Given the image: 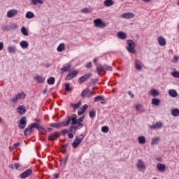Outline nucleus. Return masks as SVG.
<instances>
[{
  "mask_svg": "<svg viewBox=\"0 0 179 179\" xmlns=\"http://www.w3.org/2000/svg\"><path fill=\"white\" fill-rule=\"evenodd\" d=\"M126 50L130 54H136V50H135V42L131 39L127 40V46L126 47Z\"/></svg>",
  "mask_w": 179,
  "mask_h": 179,
  "instance_id": "nucleus-1",
  "label": "nucleus"
},
{
  "mask_svg": "<svg viewBox=\"0 0 179 179\" xmlns=\"http://www.w3.org/2000/svg\"><path fill=\"white\" fill-rule=\"evenodd\" d=\"M80 137L79 138V136H77L74 141L73 142L72 148H73V149H76V148H78L79 145L82 143V141H83V139L85 138V135L83 134H80Z\"/></svg>",
  "mask_w": 179,
  "mask_h": 179,
  "instance_id": "nucleus-2",
  "label": "nucleus"
},
{
  "mask_svg": "<svg viewBox=\"0 0 179 179\" xmlns=\"http://www.w3.org/2000/svg\"><path fill=\"white\" fill-rule=\"evenodd\" d=\"M22 99H26V94L23 92H20L13 97L11 101L13 103H17V100H22Z\"/></svg>",
  "mask_w": 179,
  "mask_h": 179,
  "instance_id": "nucleus-3",
  "label": "nucleus"
},
{
  "mask_svg": "<svg viewBox=\"0 0 179 179\" xmlns=\"http://www.w3.org/2000/svg\"><path fill=\"white\" fill-rule=\"evenodd\" d=\"M136 168L140 171H142V170L143 171H145V170H146V169H147L146 164H145V162H143V160H142V159H138V162L136 163Z\"/></svg>",
  "mask_w": 179,
  "mask_h": 179,
  "instance_id": "nucleus-4",
  "label": "nucleus"
},
{
  "mask_svg": "<svg viewBox=\"0 0 179 179\" xmlns=\"http://www.w3.org/2000/svg\"><path fill=\"white\" fill-rule=\"evenodd\" d=\"M94 24L95 27H99V29H104L106 27V23H104L100 18L94 20Z\"/></svg>",
  "mask_w": 179,
  "mask_h": 179,
  "instance_id": "nucleus-5",
  "label": "nucleus"
},
{
  "mask_svg": "<svg viewBox=\"0 0 179 179\" xmlns=\"http://www.w3.org/2000/svg\"><path fill=\"white\" fill-rule=\"evenodd\" d=\"M26 125H27V118L24 116L20 119L18 127L20 129H24L26 128Z\"/></svg>",
  "mask_w": 179,
  "mask_h": 179,
  "instance_id": "nucleus-6",
  "label": "nucleus"
},
{
  "mask_svg": "<svg viewBox=\"0 0 179 179\" xmlns=\"http://www.w3.org/2000/svg\"><path fill=\"white\" fill-rule=\"evenodd\" d=\"M17 13H19V11L16 9H12L7 12V17L8 19H12V17H15V16H17Z\"/></svg>",
  "mask_w": 179,
  "mask_h": 179,
  "instance_id": "nucleus-7",
  "label": "nucleus"
},
{
  "mask_svg": "<svg viewBox=\"0 0 179 179\" xmlns=\"http://www.w3.org/2000/svg\"><path fill=\"white\" fill-rule=\"evenodd\" d=\"M78 73H79V72L76 70L71 71L66 76V80H71V79H73V78L78 76Z\"/></svg>",
  "mask_w": 179,
  "mask_h": 179,
  "instance_id": "nucleus-8",
  "label": "nucleus"
},
{
  "mask_svg": "<svg viewBox=\"0 0 179 179\" xmlns=\"http://www.w3.org/2000/svg\"><path fill=\"white\" fill-rule=\"evenodd\" d=\"M36 129H38L39 134H41L42 135H45V134H47V129L38 123H36Z\"/></svg>",
  "mask_w": 179,
  "mask_h": 179,
  "instance_id": "nucleus-9",
  "label": "nucleus"
},
{
  "mask_svg": "<svg viewBox=\"0 0 179 179\" xmlns=\"http://www.w3.org/2000/svg\"><path fill=\"white\" fill-rule=\"evenodd\" d=\"M33 128H36V123H32L29 127L25 128L24 135L27 136V135H29V134H31V132H33Z\"/></svg>",
  "mask_w": 179,
  "mask_h": 179,
  "instance_id": "nucleus-10",
  "label": "nucleus"
},
{
  "mask_svg": "<svg viewBox=\"0 0 179 179\" xmlns=\"http://www.w3.org/2000/svg\"><path fill=\"white\" fill-rule=\"evenodd\" d=\"M33 174V170L31 169H27L25 171H24L22 173L20 174V177L22 178H27L29 176H31Z\"/></svg>",
  "mask_w": 179,
  "mask_h": 179,
  "instance_id": "nucleus-11",
  "label": "nucleus"
},
{
  "mask_svg": "<svg viewBox=\"0 0 179 179\" xmlns=\"http://www.w3.org/2000/svg\"><path fill=\"white\" fill-rule=\"evenodd\" d=\"M107 64H96V72L98 75H101V72H104V68H108Z\"/></svg>",
  "mask_w": 179,
  "mask_h": 179,
  "instance_id": "nucleus-12",
  "label": "nucleus"
},
{
  "mask_svg": "<svg viewBox=\"0 0 179 179\" xmlns=\"http://www.w3.org/2000/svg\"><path fill=\"white\" fill-rule=\"evenodd\" d=\"M59 138V133L56 131L55 133H50L48 136L49 141H57Z\"/></svg>",
  "mask_w": 179,
  "mask_h": 179,
  "instance_id": "nucleus-13",
  "label": "nucleus"
},
{
  "mask_svg": "<svg viewBox=\"0 0 179 179\" xmlns=\"http://www.w3.org/2000/svg\"><path fill=\"white\" fill-rule=\"evenodd\" d=\"M91 76H92V73H87L85 76H81L80 78H78L79 83H83V82H86V80H87V79L91 78Z\"/></svg>",
  "mask_w": 179,
  "mask_h": 179,
  "instance_id": "nucleus-14",
  "label": "nucleus"
},
{
  "mask_svg": "<svg viewBox=\"0 0 179 179\" xmlns=\"http://www.w3.org/2000/svg\"><path fill=\"white\" fill-rule=\"evenodd\" d=\"M160 128H163V122H157L155 124L150 126V129H160Z\"/></svg>",
  "mask_w": 179,
  "mask_h": 179,
  "instance_id": "nucleus-15",
  "label": "nucleus"
},
{
  "mask_svg": "<svg viewBox=\"0 0 179 179\" xmlns=\"http://www.w3.org/2000/svg\"><path fill=\"white\" fill-rule=\"evenodd\" d=\"M122 19H134L135 14L132 13H124L121 15Z\"/></svg>",
  "mask_w": 179,
  "mask_h": 179,
  "instance_id": "nucleus-16",
  "label": "nucleus"
},
{
  "mask_svg": "<svg viewBox=\"0 0 179 179\" xmlns=\"http://www.w3.org/2000/svg\"><path fill=\"white\" fill-rule=\"evenodd\" d=\"M7 50L9 54H16L17 52V48H16V45H10L8 47Z\"/></svg>",
  "mask_w": 179,
  "mask_h": 179,
  "instance_id": "nucleus-17",
  "label": "nucleus"
},
{
  "mask_svg": "<svg viewBox=\"0 0 179 179\" xmlns=\"http://www.w3.org/2000/svg\"><path fill=\"white\" fill-rule=\"evenodd\" d=\"M67 122H69V125L70 124H71V125H76V117H71L70 115H68Z\"/></svg>",
  "mask_w": 179,
  "mask_h": 179,
  "instance_id": "nucleus-18",
  "label": "nucleus"
},
{
  "mask_svg": "<svg viewBox=\"0 0 179 179\" xmlns=\"http://www.w3.org/2000/svg\"><path fill=\"white\" fill-rule=\"evenodd\" d=\"M157 169L158 171H160V173H164V171H166V165L164 164L158 163L157 164Z\"/></svg>",
  "mask_w": 179,
  "mask_h": 179,
  "instance_id": "nucleus-19",
  "label": "nucleus"
},
{
  "mask_svg": "<svg viewBox=\"0 0 179 179\" xmlns=\"http://www.w3.org/2000/svg\"><path fill=\"white\" fill-rule=\"evenodd\" d=\"M17 111L18 114H20V115H23V114L26 113V107H24V106L21 105L17 108Z\"/></svg>",
  "mask_w": 179,
  "mask_h": 179,
  "instance_id": "nucleus-20",
  "label": "nucleus"
},
{
  "mask_svg": "<svg viewBox=\"0 0 179 179\" xmlns=\"http://www.w3.org/2000/svg\"><path fill=\"white\" fill-rule=\"evenodd\" d=\"M89 108V106L87 104H85L83 106V108H80L78 111V114L79 116L83 115V114H85V112L86 111L87 108Z\"/></svg>",
  "mask_w": 179,
  "mask_h": 179,
  "instance_id": "nucleus-21",
  "label": "nucleus"
},
{
  "mask_svg": "<svg viewBox=\"0 0 179 179\" xmlns=\"http://www.w3.org/2000/svg\"><path fill=\"white\" fill-rule=\"evenodd\" d=\"M134 66L136 71H142V65H141V62L138 59H135Z\"/></svg>",
  "mask_w": 179,
  "mask_h": 179,
  "instance_id": "nucleus-22",
  "label": "nucleus"
},
{
  "mask_svg": "<svg viewBox=\"0 0 179 179\" xmlns=\"http://www.w3.org/2000/svg\"><path fill=\"white\" fill-rule=\"evenodd\" d=\"M158 44L161 45V47H164L166 45V39L163 36H159L157 39Z\"/></svg>",
  "mask_w": 179,
  "mask_h": 179,
  "instance_id": "nucleus-23",
  "label": "nucleus"
},
{
  "mask_svg": "<svg viewBox=\"0 0 179 179\" xmlns=\"http://www.w3.org/2000/svg\"><path fill=\"white\" fill-rule=\"evenodd\" d=\"M138 143L141 145H145L146 143V137L145 136H139L138 137Z\"/></svg>",
  "mask_w": 179,
  "mask_h": 179,
  "instance_id": "nucleus-24",
  "label": "nucleus"
},
{
  "mask_svg": "<svg viewBox=\"0 0 179 179\" xmlns=\"http://www.w3.org/2000/svg\"><path fill=\"white\" fill-rule=\"evenodd\" d=\"M117 36L120 40H125V38H127V34L124 31L117 32Z\"/></svg>",
  "mask_w": 179,
  "mask_h": 179,
  "instance_id": "nucleus-25",
  "label": "nucleus"
},
{
  "mask_svg": "<svg viewBox=\"0 0 179 179\" xmlns=\"http://www.w3.org/2000/svg\"><path fill=\"white\" fill-rule=\"evenodd\" d=\"M20 45L21 48H22L24 50H26V48H29V43L26 41H22L20 43Z\"/></svg>",
  "mask_w": 179,
  "mask_h": 179,
  "instance_id": "nucleus-26",
  "label": "nucleus"
},
{
  "mask_svg": "<svg viewBox=\"0 0 179 179\" xmlns=\"http://www.w3.org/2000/svg\"><path fill=\"white\" fill-rule=\"evenodd\" d=\"M71 66H72V65L71 64H67V66L62 68L60 71V73H64V72L69 71V69H71Z\"/></svg>",
  "mask_w": 179,
  "mask_h": 179,
  "instance_id": "nucleus-27",
  "label": "nucleus"
},
{
  "mask_svg": "<svg viewBox=\"0 0 179 179\" xmlns=\"http://www.w3.org/2000/svg\"><path fill=\"white\" fill-rule=\"evenodd\" d=\"M103 4L105 6H107L108 8L110 6H113L114 5V1L113 0H105L103 2Z\"/></svg>",
  "mask_w": 179,
  "mask_h": 179,
  "instance_id": "nucleus-28",
  "label": "nucleus"
},
{
  "mask_svg": "<svg viewBox=\"0 0 179 179\" xmlns=\"http://www.w3.org/2000/svg\"><path fill=\"white\" fill-rule=\"evenodd\" d=\"M104 96L103 95L97 96L94 99V103H97V101H104Z\"/></svg>",
  "mask_w": 179,
  "mask_h": 179,
  "instance_id": "nucleus-29",
  "label": "nucleus"
},
{
  "mask_svg": "<svg viewBox=\"0 0 179 179\" xmlns=\"http://www.w3.org/2000/svg\"><path fill=\"white\" fill-rule=\"evenodd\" d=\"M152 104L153 106H160V99H157V98H154L152 99Z\"/></svg>",
  "mask_w": 179,
  "mask_h": 179,
  "instance_id": "nucleus-30",
  "label": "nucleus"
},
{
  "mask_svg": "<svg viewBox=\"0 0 179 179\" xmlns=\"http://www.w3.org/2000/svg\"><path fill=\"white\" fill-rule=\"evenodd\" d=\"M35 80H37L38 83H44V78L41 76H36L34 77Z\"/></svg>",
  "mask_w": 179,
  "mask_h": 179,
  "instance_id": "nucleus-31",
  "label": "nucleus"
},
{
  "mask_svg": "<svg viewBox=\"0 0 179 179\" xmlns=\"http://www.w3.org/2000/svg\"><path fill=\"white\" fill-rule=\"evenodd\" d=\"M169 94L171 96V97H177L178 96L177 91L175 90H169Z\"/></svg>",
  "mask_w": 179,
  "mask_h": 179,
  "instance_id": "nucleus-32",
  "label": "nucleus"
},
{
  "mask_svg": "<svg viewBox=\"0 0 179 179\" xmlns=\"http://www.w3.org/2000/svg\"><path fill=\"white\" fill-rule=\"evenodd\" d=\"M71 107H73V108L74 110H78V108H79V107H80V106H82V102L79 101L77 103H71Z\"/></svg>",
  "mask_w": 179,
  "mask_h": 179,
  "instance_id": "nucleus-33",
  "label": "nucleus"
},
{
  "mask_svg": "<svg viewBox=\"0 0 179 179\" xmlns=\"http://www.w3.org/2000/svg\"><path fill=\"white\" fill-rule=\"evenodd\" d=\"M25 17L27 19H33V17H34V13L31 11H29L26 13Z\"/></svg>",
  "mask_w": 179,
  "mask_h": 179,
  "instance_id": "nucleus-34",
  "label": "nucleus"
},
{
  "mask_svg": "<svg viewBox=\"0 0 179 179\" xmlns=\"http://www.w3.org/2000/svg\"><path fill=\"white\" fill-rule=\"evenodd\" d=\"M89 92H90L89 88H86L84 90H83V92H81V97L83 98L86 97V96H87V94H89Z\"/></svg>",
  "mask_w": 179,
  "mask_h": 179,
  "instance_id": "nucleus-35",
  "label": "nucleus"
},
{
  "mask_svg": "<svg viewBox=\"0 0 179 179\" xmlns=\"http://www.w3.org/2000/svg\"><path fill=\"white\" fill-rule=\"evenodd\" d=\"M171 115H173V117H179V110H178V108H175V109L172 110Z\"/></svg>",
  "mask_w": 179,
  "mask_h": 179,
  "instance_id": "nucleus-36",
  "label": "nucleus"
},
{
  "mask_svg": "<svg viewBox=\"0 0 179 179\" xmlns=\"http://www.w3.org/2000/svg\"><path fill=\"white\" fill-rule=\"evenodd\" d=\"M159 91L156 89H152L151 90V95L153 96V97H157L159 96Z\"/></svg>",
  "mask_w": 179,
  "mask_h": 179,
  "instance_id": "nucleus-37",
  "label": "nucleus"
},
{
  "mask_svg": "<svg viewBox=\"0 0 179 179\" xmlns=\"http://www.w3.org/2000/svg\"><path fill=\"white\" fill-rule=\"evenodd\" d=\"M58 52H62L63 50H65V44L64 43H60L59 46L57 48Z\"/></svg>",
  "mask_w": 179,
  "mask_h": 179,
  "instance_id": "nucleus-38",
  "label": "nucleus"
},
{
  "mask_svg": "<svg viewBox=\"0 0 179 179\" xmlns=\"http://www.w3.org/2000/svg\"><path fill=\"white\" fill-rule=\"evenodd\" d=\"M160 141V137L153 138L151 141V145H157V142Z\"/></svg>",
  "mask_w": 179,
  "mask_h": 179,
  "instance_id": "nucleus-39",
  "label": "nucleus"
},
{
  "mask_svg": "<svg viewBox=\"0 0 179 179\" xmlns=\"http://www.w3.org/2000/svg\"><path fill=\"white\" fill-rule=\"evenodd\" d=\"M47 83L48 85H54L55 83V78L50 77L48 79Z\"/></svg>",
  "mask_w": 179,
  "mask_h": 179,
  "instance_id": "nucleus-40",
  "label": "nucleus"
},
{
  "mask_svg": "<svg viewBox=\"0 0 179 179\" xmlns=\"http://www.w3.org/2000/svg\"><path fill=\"white\" fill-rule=\"evenodd\" d=\"M31 2L34 5H37L39 3V5H43L44 3V0H31Z\"/></svg>",
  "mask_w": 179,
  "mask_h": 179,
  "instance_id": "nucleus-41",
  "label": "nucleus"
},
{
  "mask_svg": "<svg viewBox=\"0 0 179 179\" xmlns=\"http://www.w3.org/2000/svg\"><path fill=\"white\" fill-rule=\"evenodd\" d=\"M21 32L23 36H29V32H27V29H26V27H22L21 28Z\"/></svg>",
  "mask_w": 179,
  "mask_h": 179,
  "instance_id": "nucleus-42",
  "label": "nucleus"
},
{
  "mask_svg": "<svg viewBox=\"0 0 179 179\" xmlns=\"http://www.w3.org/2000/svg\"><path fill=\"white\" fill-rule=\"evenodd\" d=\"M82 13H92V8H84L81 10Z\"/></svg>",
  "mask_w": 179,
  "mask_h": 179,
  "instance_id": "nucleus-43",
  "label": "nucleus"
},
{
  "mask_svg": "<svg viewBox=\"0 0 179 179\" xmlns=\"http://www.w3.org/2000/svg\"><path fill=\"white\" fill-rule=\"evenodd\" d=\"M68 159H69V155H66L64 159L60 160V164H62V162H64V166L68 163Z\"/></svg>",
  "mask_w": 179,
  "mask_h": 179,
  "instance_id": "nucleus-44",
  "label": "nucleus"
},
{
  "mask_svg": "<svg viewBox=\"0 0 179 179\" xmlns=\"http://www.w3.org/2000/svg\"><path fill=\"white\" fill-rule=\"evenodd\" d=\"M2 31H10V27L9 25H4L1 27Z\"/></svg>",
  "mask_w": 179,
  "mask_h": 179,
  "instance_id": "nucleus-45",
  "label": "nucleus"
},
{
  "mask_svg": "<svg viewBox=\"0 0 179 179\" xmlns=\"http://www.w3.org/2000/svg\"><path fill=\"white\" fill-rule=\"evenodd\" d=\"M84 120H85V115H83L79 119H76V125H78V124H82L81 122H83Z\"/></svg>",
  "mask_w": 179,
  "mask_h": 179,
  "instance_id": "nucleus-46",
  "label": "nucleus"
},
{
  "mask_svg": "<svg viewBox=\"0 0 179 179\" xmlns=\"http://www.w3.org/2000/svg\"><path fill=\"white\" fill-rule=\"evenodd\" d=\"M75 130L74 132H76V131H78V129H80V128H83V123H78V124L77 126L74 125Z\"/></svg>",
  "mask_w": 179,
  "mask_h": 179,
  "instance_id": "nucleus-47",
  "label": "nucleus"
},
{
  "mask_svg": "<svg viewBox=\"0 0 179 179\" xmlns=\"http://www.w3.org/2000/svg\"><path fill=\"white\" fill-rule=\"evenodd\" d=\"M171 74L172 75V76H173V78H179V71H173L171 73Z\"/></svg>",
  "mask_w": 179,
  "mask_h": 179,
  "instance_id": "nucleus-48",
  "label": "nucleus"
},
{
  "mask_svg": "<svg viewBox=\"0 0 179 179\" xmlns=\"http://www.w3.org/2000/svg\"><path fill=\"white\" fill-rule=\"evenodd\" d=\"M50 127H52V128H59L61 127V124L59 123H51L50 124Z\"/></svg>",
  "mask_w": 179,
  "mask_h": 179,
  "instance_id": "nucleus-49",
  "label": "nucleus"
},
{
  "mask_svg": "<svg viewBox=\"0 0 179 179\" xmlns=\"http://www.w3.org/2000/svg\"><path fill=\"white\" fill-rule=\"evenodd\" d=\"M10 26V30H16L17 29V24L12 23Z\"/></svg>",
  "mask_w": 179,
  "mask_h": 179,
  "instance_id": "nucleus-50",
  "label": "nucleus"
},
{
  "mask_svg": "<svg viewBox=\"0 0 179 179\" xmlns=\"http://www.w3.org/2000/svg\"><path fill=\"white\" fill-rule=\"evenodd\" d=\"M91 83H90V86H94L96 85V83H97V82H99V78H94V79H92L91 80Z\"/></svg>",
  "mask_w": 179,
  "mask_h": 179,
  "instance_id": "nucleus-51",
  "label": "nucleus"
},
{
  "mask_svg": "<svg viewBox=\"0 0 179 179\" xmlns=\"http://www.w3.org/2000/svg\"><path fill=\"white\" fill-rule=\"evenodd\" d=\"M59 134V135H62L63 136H65V134H69V131H68V129H64Z\"/></svg>",
  "mask_w": 179,
  "mask_h": 179,
  "instance_id": "nucleus-52",
  "label": "nucleus"
},
{
  "mask_svg": "<svg viewBox=\"0 0 179 179\" xmlns=\"http://www.w3.org/2000/svg\"><path fill=\"white\" fill-rule=\"evenodd\" d=\"M64 86L66 92H71L72 90V88L69 86V83H66Z\"/></svg>",
  "mask_w": 179,
  "mask_h": 179,
  "instance_id": "nucleus-53",
  "label": "nucleus"
},
{
  "mask_svg": "<svg viewBox=\"0 0 179 179\" xmlns=\"http://www.w3.org/2000/svg\"><path fill=\"white\" fill-rule=\"evenodd\" d=\"M96 115V112L94 110H91L89 113V116L90 117V118H94Z\"/></svg>",
  "mask_w": 179,
  "mask_h": 179,
  "instance_id": "nucleus-54",
  "label": "nucleus"
},
{
  "mask_svg": "<svg viewBox=\"0 0 179 179\" xmlns=\"http://www.w3.org/2000/svg\"><path fill=\"white\" fill-rule=\"evenodd\" d=\"M59 123L60 124V127H61V125L62 127H68V126H69V123L68 120H66V122H59Z\"/></svg>",
  "mask_w": 179,
  "mask_h": 179,
  "instance_id": "nucleus-55",
  "label": "nucleus"
},
{
  "mask_svg": "<svg viewBox=\"0 0 179 179\" xmlns=\"http://www.w3.org/2000/svg\"><path fill=\"white\" fill-rule=\"evenodd\" d=\"M101 131H102V132H104V133L108 132V127H107V126L102 127Z\"/></svg>",
  "mask_w": 179,
  "mask_h": 179,
  "instance_id": "nucleus-56",
  "label": "nucleus"
},
{
  "mask_svg": "<svg viewBox=\"0 0 179 179\" xmlns=\"http://www.w3.org/2000/svg\"><path fill=\"white\" fill-rule=\"evenodd\" d=\"M136 107V110H137V111H140V110H142V105L141 104H136L135 106Z\"/></svg>",
  "mask_w": 179,
  "mask_h": 179,
  "instance_id": "nucleus-57",
  "label": "nucleus"
},
{
  "mask_svg": "<svg viewBox=\"0 0 179 179\" xmlns=\"http://www.w3.org/2000/svg\"><path fill=\"white\" fill-rule=\"evenodd\" d=\"M85 66H86V68H87V69H90V68H92V66H93V64H92V62H87V63L85 64Z\"/></svg>",
  "mask_w": 179,
  "mask_h": 179,
  "instance_id": "nucleus-58",
  "label": "nucleus"
},
{
  "mask_svg": "<svg viewBox=\"0 0 179 179\" xmlns=\"http://www.w3.org/2000/svg\"><path fill=\"white\" fill-rule=\"evenodd\" d=\"M75 128H76V127H75L74 125L70 127H69V129L68 130L69 134V132H73V129H74V131H75Z\"/></svg>",
  "mask_w": 179,
  "mask_h": 179,
  "instance_id": "nucleus-59",
  "label": "nucleus"
},
{
  "mask_svg": "<svg viewBox=\"0 0 179 179\" xmlns=\"http://www.w3.org/2000/svg\"><path fill=\"white\" fill-rule=\"evenodd\" d=\"M14 166H15V169L16 170H17V169H19V167H20V164H19V163H15V164H14Z\"/></svg>",
  "mask_w": 179,
  "mask_h": 179,
  "instance_id": "nucleus-60",
  "label": "nucleus"
},
{
  "mask_svg": "<svg viewBox=\"0 0 179 179\" xmlns=\"http://www.w3.org/2000/svg\"><path fill=\"white\" fill-rule=\"evenodd\" d=\"M68 143L66 144H64L63 145H62V149H64V150H66V149H68Z\"/></svg>",
  "mask_w": 179,
  "mask_h": 179,
  "instance_id": "nucleus-61",
  "label": "nucleus"
},
{
  "mask_svg": "<svg viewBox=\"0 0 179 179\" xmlns=\"http://www.w3.org/2000/svg\"><path fill=\"white\" fill-rule=\"evenodd\" d=\"M18 146H20V143H15L13 146V149L18 148Z\"/></svg>",
  "mask_w": 179,
  "mask_h": 179,
  "instance_id": "nucleus-62",
  "label": "nucleus"
},
{
  "mask_svg": "<svg viewBox=\"0 0 179 179\" xmlns=\"http://www.w3.org/2000/svg\"><path fill=\"white\" fill-rule=\"evenodd\" d=\"M92 96H93V92H89L87 94V97H88V99H90V97H92Z\"/></svg>",
  "mask_w": 179,
  "mask_h": 179,
  "instance_id": "nucleus-63",
  "label": "nucleus"
},
{
  "mask_svg": "<svg viewBox=\"0 0 179 179\" xmlns=\"http://www.w3.org/2000/svg\"><path fill=\"white\" fill-rule=\"evenodd\" d=\"M177 61H178V57L174 56L173 59V62H177Z\"/></svg>",
  "mask_w": 179,
  "mask_h": 179,
  "instance_id": "nucleus-64",
  "label": "nucleus"
}]
</instances>
